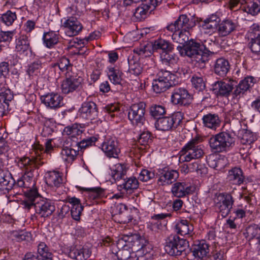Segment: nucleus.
I'll list each match as a JSON object with an SVG mask.
<instances>
[{
	"label": "nucleus",
	"instance_id": "nucleus-47",
	"mask_svg": "<svg viewBox=\"0 0 260 260\" xmlns=\"http://www.w3.org/2000/svg\"><path fill=\"white\" fill-rule=\"evenodd\" d=\"M115 169L111 170V176L115 181H119L124 179L127 170L124 165L117 164L115 166Z\"/></svg>",
	"mask_w": 260,
	"mask_h": 260
},
{
	"label": "nucleus",
	"instance_id": "nucleus-28",
	"mask_svg": "<svg viewBox=\"0 0 260 260\" xmlns=\"http://www.w3.org/2000/svg\"><path fill=\"white\" fill-rule=\"evenodd\" d=\"M179 58L174 55L170 54L167 52H162L160 54V61L162 66L169 71L173 70L175 72L178 67Z\"/></svg>",
	"mask_w": 260,
	"mask_h": 260
},
{
	"label": "nucleus",
	"instance_id": "nucleus-13",
	"mask_svg": "<svg viewBox=\"0 0 260 260\" xmlns=\"http://www.w3.org/2000/svg\"><path fill=\"white\" fill-rule=\"evenodd\" d=\"M192 99L188 90L182 87L175 88L171 95V102L174 105L188 106L192 102Z\"/></svg>",
	"mask_w": 260,
	"mask_h": 260
},
{
	"label": "nucleus",
	"instance_id": "nucleus-31",
	"mask_svg": "<svg viewBox=\"0 0 260 260\" xmlns=\"http://www.w3.org/2000/svg\"><path fill=\"white\" fill-rule=\"evenodd\" d=\"M15 50L20 54L26 55L31 51L30 41L26 35H21L16 39Z\"/></svg>",
	"mask_w": 260,
	"mask_h": 260
},
{
	"label": "nucleus",
	"instance_id": "nucleus-50",
	"mask_svg": "<svg viewBox=\"0 0 260 260\" xmlns=\"http://www.w3.org/2000/svg\"><path fill=\"white\" fill-rule=\"evenodd\" d=\"M78 153V151L68 146H63L61 151V155H62V158L69 162L74 160Z\"/></svg>",
	"mask_w": 260,
	"mask_h": 260
},
{
	"label": "nucleus",
	"instance_id": "nucleus-26",
	"mask_svg": "<svg viewBox=\"0 0 260 260\" xmlns=\"http://www.w3.org/2000/svg\"><path fill=\"white\" fill-rule=\"evenodd\" d=\"M233 89L232 83L217 81L211 85V90L217 96H228Z\"/></svg>",
	"mask_w": 260,
	"mask_h": 260
},
{
	"label": "nucleus",
	"instance_id": "nucleus-62",
	"mask_svg": "<svg viewBox=\"0 0 260 260\" xmlns=\"http://www.w3.org/2000/svg\"><path fill=\"white\" fill-rule=\"evenodd\" d=\"M10 179L9 176L6 175L5 172L0 170V186L6 187L5 189L6 190L11 189L13 187V185L11 184L12 180Z\"/></svg>",
	"mask_w": 260,
	"mask_h": 260
},
{
	"label": "nucleus",
	"instance_id": "nucleus-27",
	"mask_svg": "<svg viewBox=\"0 0 260 260\" xmlns=\"http://www.w3.org/2000/svg\"><path fill=\"white\" fill-rule=\"evenodd\" d=\"M63 26L67 29V34L70 36L77 35L82 29L81 23L75 17H70L66 19Z\"/></svg>",
	"mask_w": 260,
	"mask_h": 260
},
{
	"label": "nucleus",
	"instance_id": "nucleus-55",
	"mask_svg": "<svg viewBox=\"0 0 260 260\" xmlns=\"http://www.w3.org/2000/svg\"><path fill=\"white\" fill-rule=\"evenodd\" d=\"M120 249L116 252V256L119 260H134V257L132 255L133 252L131 249L119 247Z\"/></svg>",
	"mask_w": 260,
	"mask_h": 260
},
{
	"label": "nucleus",
	"instance_id": "nucleus-1",
	"mask_svg": "<svg viewBox=\"0 0 260 260\" xmlns=\"http://www.w3.org/2000/svg\"><path fill=\"white\" fill-rule=\"evenodd\" d=\"M41 157L30 158L27 156H23L18 158L17 165L18 167L24 172L23 175L19 178L17 182L12 180L11 184L13 185L14 188L16 187H23L26 190L24 191L25 196L26 192L29 190L37 189L35 187V176L38 174L37 170L44 162L41 160Z\"/></svg>",
	"mask_w": 260,
	"mask_h": 260
},
{
	"label": "nucleus",
	"instance_id": "nucleus-40",
	"mask_svg": "<svg viewBox=\"0 0 260 260\" xmlns=\"http://www.w3.org/2000/svg\"><path fill=\"white\" fill-rule=\"evenodd\" d=\"M109 80L114 84H120L123 73L117 67L108 68L107 72Z\"/></svg>",
	"mask_w": 260,
	"mask_h": 260
},
{
	"label": "nucleus",
	"instance_id": "nucleus-57",
	"mask_svg": "<svg viewBox=\"0 0 260 260\" xmlns=\"http://www.w3.org/2000/svg\"><path fill=\"white\" fill-rule=\"evenodd\" d=\"M151 49H152V44H147L134 49V52L138 55L146 57L152 54Z\"/></svg>",
	"mask_w": 260,
	"mask_h": 260
},
{
	"label": "nucleus",
	"instance_id": "nucleus-20",
	"mask_svg": "<svg viewBox=\"0 0 260 260\" xmlns=\"http://www.w3.org/2000/svg\"><path fill=\"white\" fill-rule=\"evenodd\" d=\"M91 254V251L89 248L81 245L71 246L68 251V256L75 260H87Z\"/></svg>",
	"mask_w": 260,
	"mask_h": 260
},
{
	"label": "nucleus",
	"instance_id": "nucleus-53",
	"mask_svg": "<svg viewBox=\"0 0 260 260\" xmlns=\"http://www.w3.org/2000/svg\"><path fill=\"white\" fill-rule=\"evenodd\" d=\"M82 190L88 192L91 200H96L104 196V189L101 187L82 188Z\"/></svg>",
	"mask_w": 260,
	"mask_h": 260
},
{
	"label": "nucleus",
	"instance_id": "nucleus-2",
	"mask_svg": "<svg viewBox=\"0 0 260 260\" xmlns=\"http://www.w3.org/2000/svg\"><path fill=\"white\" fill-rule=\"evenodd\" d=\"M25 209L35 210L34 217L36 218H49L55 210V206L51 200L40 196L38 190H29L26 192V198L22 202Z\"/></svg>",
	"mask_w": 260,
	"mask_h": 260
},
{
	"label": "nucleus",
	"instance_id": "nucleus-51",
	"mask_svg": "<svg viewBox=\"0 0 260 260\" xmlns=\"http://www.w3.org/2000/svg\"><path fill=\"white\" fill-rule=\"evenodd\" d=\"M189 31L179 30L172 35V39L174 42L178 44L184 45L189 42Z\"/></svg>",
	"mask_w": 260,
	"mask_h": 260
},
{
	"label": "nucleus",
	"instance_id": "nucleus-11",
	"mask_svg": "<svg viewBox=\"0 0 260 260\" xmlns=\"http://www.w3.org/2000/svg\"><path fill=\"white\" fill-rule=\"evenodd\" d=\"M181 122L180 114H175L171 116L159 118L155 125L158 130L167 131L177 128Z\"/></svg>",
	"mask_w": 260,
	"mask_h": 260
},
{
	"label": "nucleus",
	"instance_id": "nucleus-14",
	"mask_svg": "<svg viewBox=\"0 0 260 260\" xmlns=\"http://www.w3.org/2000/svg\"><path fill=\"white\" fill-rule=\"evenodd\" d=\"M143 3L136 8L134 12V16L138 21L144 19L149 11H152L156 6L160 4L162 0H140Z\"/></svg>",
	"mask_w": 260,
	"mask_h": 260
},
{
	"label": "nucleus",
	"instance_id": "nucleus-19",
	"mask_svg": "<svg viewBox=\"0 0 260 260\" xmlns=\"http://www.w3.org/2000/svg\"><path fill=\"white\" fill-rule=\"evenodd\" d=\"M41 100L47 108L55 110L63 106V98L58 93L51 92L41 96Z\"/></svg>",
	"mask_w": 260,
	"mask_h": 260
},
{
	"label": "nucleus",
	"instance_id": "nucleus-35",
	"mask_svg": "<svg viewBox=\"0 0 260 260\" xmlns=\"http://www.w3.org/2000/svg\"><path fill=\"white\" fill-rule=\"evenodd\" d=\"M67 200L72 205L71 209V214L72 218L75 220L79 221L80 216L83 210V206L81 205L80 200L75 197H68Z\"/></svg>",
	"mask_w": 260,
	"mask_h": 260
},
{
	"label": "nucleus",
	"instance_id": "nucleus-38",
	"mask_svg": "<svg viewBox=\"0 0 260 260\" xmlns=\"http://www.w3.org/2000/svg\"><path fill=\"white\" fill-rule=\"evenodd\" d=\"M248 46L252 53L260 55V32L257 34L250 32Z\"/></svg>",
	"mask_w": 260,
	"mask_h": 260
},
{
	"label": "nucleus",
	"instance_id": "nucleus-41",
	"mask_svg": "<svg viewBox=\"0 0 260 260\" xmlns=\"http://www.w3.org/2000/svg\"><path fill=\"white\" fill-rule=\"evenodd\" d=\"M43 39L45 45L51 48L59 42V35L53 31L44 32Z\"/></svg>",
	"mask_w": 260,
	"mask_h": 260
},
{
	"label": "nucleus",
	"instance_id": "nucleus-8",
	"mask_svg": "<svg viewBox=\"0 0 260 260\" xmlns=\"http://www.w3.org/2000/svg\"><path fill=\"white\" fill-rule=\"evenodd\" d=\"M214 202L216 209L225 217L231 213L235 200L231 193L222 192L216 193Z\"/></svg>",
	"mask_w": 260,
	"mask_h": 260
},
{
	"label": "nucleus",
	"instance_id": "nucleus-7",
	"mask_svg": "<svg viewBox=\"0 0 260 260\" xmlns=\"http://www.w3.org/2000/svg\"><path fill=\"white\" fill-rule=\"evenodd\" d=\"M200 139L195 137L189 141L182 148L183 153L180 157L183 161L189 162L192 159H197L203 156V150L199 145Z\"/></svg>",
	"mask_w": 260,
	"mask_h": 260
},
{
	"label": "nucleus",
	"instance_id": "nucleus-24",
	"mask_svg": "<svg viewBox=\"0 0 260 260\" xmlns=\"http://www.w3.org/2000/svg\"><path fill=\"white\" fill-rule=\"evenodd\" d=\"M256 83V79L252 76L245 77L241 80L236 86L233 91L234 96L236 98L242 97Z\"/></svg>",
	"mask_w": 260,
	"mask_h": 260
},
{
	"label": "nucleus",
	"instance_id": "nucleus-44",
	"mask_svg": "<svg viewBox=\"0 0 260 260\" xmlns=\"http://www.w3.org/2000/svg\"><path fill=\"white\" fill-rule=\"evenodd\" d=\"M153 50L161 49L162 52L169 53L173 49V45L169 41L163 39H158L152 45Z\"/></svg>",
	"mask_w": 260,
	"mask_h": 260
},
{
	"label": "nucleus",
	"instance_id": "nucleus-21",
	"mask_svg": "<svg viewBox=\"0 0 260 260\" xmlns=\"http://www.w3.org/2000/svg\"><path fill=\"white\" fill-rule=\"evenodd\" d=\"M256 83V79L252 76L245 77L241 80L236 86L233 91L234 96L236 98L242 97Z\"/></svg>",
	"mask_w": 260,
	"mask_h": 260
},
{
	"label": "nucleus",
	"instance_id": "nucleus-33",
	"mask_svg": "<svg viewBox=\"0 0 260 260\" xmlns=\"http://www.w3.org/2000/svg\"><path fill=\"white\" fill-rule=\"evenodd\" d=\"M204 126L215 131L219 127L221 124V120L216 114L208 113L202 117Z\"/></svg>",
	"mask_w": 260,
	"mask_h": 260
},
{
	"label": "nucleus",
	"instance_id": "nucleus-46",
	"mask_svg": "<svg viewBox=\"0 0 260 260\" xmlns=\"http://www.w3.org/2000/svg\"><path fill=\"white\" fill-rule=\"evenodd\" d=\"M129 72L136 76H138L143 71V68L141 64L139 62L136 58H134V56L131 57L129 56L128 58Z\"/></svg>",
	"mask_w": 260,
	"mask_h": 260
},
{
	"label": "nucleus",
	"instance_id": "nucleus-52",
	"mask_svg": "<svg viewBox=\"0 0 260 260\" xmlns=\"http://www.w3.org/2000/svg\"><path fill=\"white\" fill-rule=\"evenodd\" d=\"M43 68V63L41 61L37 60L31 63L27 70V74L30 77L37 76L40 73Z\"/></svg>",
	"mask_w": 260,
	"mask_h": 260
},
{
	"label": "nucleus",
	"instance_id": "nucleus-36",
	"mask_svg": "<svg viewBox=\"0 0 260 260\" xmlns=\"http://www.w3.org/2000/svg\"><path fill=\"white\" fill-rule=\"evenodd\" d=\"M191 186L184 182L175 183L172 188V193L176 197L182 198L192 192Z\"/></svg>",
	"mask_w": 260,
	"mask_h": 260
},
{
	"label": "nucleus",
	"instance_id": "nucleus-45",
	"mask_svg": "<svg viewBox=\"0 0 260 260\" xmlns=\"http://www.w3.org/2000/svg\"><path fill=\"white\" fill-rule=\"evenodd\" d=\"M240 142L243 145H250L256 139V135L250 130L243 129L240 137Z\"/></svg>",
	"mask_w": 260,
	"mask_h": 260
},
{
	"label": "nucleus",
	"instance_id": "nucleus-4",
	"mask_svg": "<svg viewBox=\"0 0 260 260\" xmlns=\"http://www.w3.org/2000/svg\"><path fill=\"white\" fill-rule=\"evenodd\" d=\"M157 78L153 80L152 88L157 93L164 92L171 87L177 84L176 75L167 70H160L156 76Z\"/></svg>",
	"mask_w": 260,
	"mask_h": 260
},
{
	"label": "nucleus",
	"instance_id": "nucleus-64",
	"mask_svg": "<svg viewBox=\"0 0 260 260\" xmlns=\"http://www.w3.org/2000/svg\"><path fill=\"white\" fill-rule=\"evenodd\" d=\"M97 139L94 137L84 139L80 142H77L76 145L78 146L81 149H85L89 146L94 145Z\"/></svg>",
	"mask_w": 260,
	"mask_h": 260
},
{
	"label": "nucleus",
	"instance_id": "nucleus-34",
	"mask_svg": "<svg viewBox=\"0 0 260 260\" xmlns=\"http://www.w3.org/2000/svg\"><path fill=\"white\" fill-rule=\"evenodd\" d=\"M45 180L48 185L59 187L63 183L62 174L58 171H49L46 174Z\"/></svg>",
	"mask_w": 260,
	"mask_h": 260
},
{
	"label": "nucleus",
	"instance_id": "nucleus-60",
	"mask_svg": "<svg viewBox=\"0 0 260 260\" xmlns=\"http://www.w3.org/2000/svg\"><path fill=\"white\" fill-rule=\"evenodd\" d=\"M16 18V13L12 12L10 10L3 14L1 17L2 21L7 26L11 25Z\"/></svg>",
	"mask_w": 260,
	"mask_h": 260
},
{
	"label": "nucleus",
	"instance_id": "nucleus-23",
	"mask_svg": "<svg viewBox=\"0 0 260 260\" xmlns=\"http://www.w3.org/2000/svg\"><path fill=\"white\" fill-rule=\"evenodd\" d=\"M256 83V79L252 76L245 77L241 80L236 86L233 91L234 96L236 98L242 97Z\"/></svg>",
	"mask_w": 260,
	"mask_h": 260
},
{
	"label": "nucleus",
	"instance_id": "nucleus-30",
	"mask_svg": "<svg viewBox=\"0 0 260 260\" xmlns=\"http://www.w3.org/2000/svg\"><path fill=\"white\" fill-rule=\"evenodd\" d=\"M152 248L149 244H143L139 249L133 252L132 255L134 257V260H152Z\"/></svg>",
	"mask_w": 260,
	"mask_h": 260
},
{
	"label": "nucleus",
	"instance_id": "nucleus-58",
	"mask_svg": "<svg viewBox=\"0 0 260 260\" xmlns=\"http://www.w3.org/2000/svg\"><path fill=\"white\" fill-rule=\"evenodd\" d=\"M244 11L253 16L257 15L260 12V1L256 0L250 3L246 8L243 9Z\"/></svg>",
	"mask_w": 260,
	"mask_h": 260
},
{
	"label": "nucleus",
	"instance_id": "nucleus-18",
	"mask_svg": "<svg viewBox=\"0 0 260 260\" xmlns=\"http://www.w3.org/2000/svg\"><path fill=\"white\" fill-rule=\"evenodd\" d=\"M82 81L83 79L80 77L67 74L61 85L62 92L65 94L73 92L81 86Z\"/></svg>",
	"mask_w": 260,
	"mask_h": 260
},
{
	"label": "nucleus",
	"instance_id": "nucleus-32",
	"mask_svg": "<svg viewBox=\"0 0 260 260\" xmlns=\"http://www.w3.org/2000/svg\"><path fill=\"white\" fill-rule=\"evenodd\" d=\"M230 68L229 61L223 57L217 59L213 66L214 73L221 77H224L226 75Z\"/></svg>",
	"mask_w": 260,
	"mask_h": 260
},
{
	"label": "nucleus",
	"instance_id": "nucleus-10",
	"mask_svg": "<svg viewBox=\"0 0 260 260\" xmlns=\"http://www.w3.org/2000/svg\"><path fill=\"white\" fill-rule=\"evenodd\" d=\"M144 241L145 242L144 239L138 234H123L119 237L117 241V245L119 247L127 248L136 251L144 244Z\"/></svg>",
	"mask_w": 260,
	"mask_h": 260
},
{
	"label": "nucleus",
	"instance_id": "nucleus-54",
	"mask_svg": "<svg viewBox=\"0 0 260 260\" xmlns=\"http://www.w3.org/2000/svg\"><path fill=\"white\" fill-rule=\"evenodd\" d=\"M63 132L67 135L70 136L71 138H74L76 136H80L82 133V130L81 129V126L78 124L75 123L71 126H66Z\"/></svg>",
	"mask_w": 260,
	"mask_h": 260
},
{
	"label": "nucleus",
	"instance_id": "nucleus-49",
	"mask_svg": "<svg viewBox=\"0 0 260 260\" xmlns=\"http://www.w3.org/2000/svg\"><path fill=\"white\" fill-rule=\"evenodd\" d=\"M175 22L179 30L189 31L192 27L189 19L186 15H181Z\"/></svg>",
	"mask_w": 260,
	"mask_h": 260
},
{
	"label": "nucleus",
	"instance_id": "nucleus-56",
	"mask_svg": "<svg viewBox=\"0 0 260 260\" xmlns=\"http://www.w3.org/2000/svg\"><path fill=\"white\" fill-rule=\"evenodd\" d=\"M192 85L198 91H202L205 88V83L201 75H193L191 79Z\"/></svg>",
	"mask_w": 260,
	"mask_h": 260
},
{
	"label": "nucleus",
	"instance_id": "nucleus-6",
	"mask_svg": "<svg viewBox=\"0 0 260 260\" xmlns=\"http://www.w3.org/2000/svg\"><path fill=\"white\" fill-rule=\"evenodd\" d=\"M188 246L186 240L180 238L177 235H170L166 240L165 249L172 256H180Z\"/></svg>",
	"mask_w": 260,
	"mask_h": 260
},
{
	"label": "nucleus",
	"instance_id": "nucleus-48",
	"mask_svg": "<svg viewBox=\"0 0 260 260\" xmlns=\"http://www.w3.org/2000/svg\"><path fill=\"white\" fill-rule=\"evenodd\" d=\"M170 216L169 214L160 213L155 214L151 217L152 221L150 222L151 229L153 231L160 230L162 228L161 220Z\"/></svg>",
	"mask_w": 260,
	"mask_h": 260
},
{
	"label": "nucleus",
	"instance_id": "nucleus-15",
	"mask_svg": "<svg viewBox=\"0 0 260 260\" xmlns=\"http://www.w3.org/2000/svg\"><path fill=\"white\" fill-rule=\"evenodd\" d=\"M102 149L109 158H118L120 153L118 141L115 137L107 139L102 145Z\"/></svg>",
	"mask_w": 260,
	"mask_h": 260
},
{
	"label": "nucleus",
	"instance_id": "nucleus-16",
	"mask_svg": "<svg viewBox=\"0 0 260 260\" xmlns=\"http://www.w3.org/2000/svg\"><path fill=\"white\" fill-rule=\"evenodd\" d=\"M158 176L157 183L159 185H168L175 182L179 177V173L175 170L164 168L157 173Z\"/></svg>",
	"mask_w": 260,
	"mask_h": 260
},
{
	"label": "nucleus",
	"instance_id": "nucleus-43",
	"mask_svg": "<svg viewBox=\"0 0 260 260\" xmlns=\"http://www.w3.org/2000/svg\"><path fill=\"white\" fill-rule=\"evenodd\" d=\"M245 237L249 241L253 239H259L260 237V228L258 225L253 224L248 226L244 232Z\"/></svg>",
	"mask_w": 260,
	"mask_h": 260
},
{
	"label": "nucleus",
	"instance_id": "nucleus-61",
	"mask_svg": "<svg viewBox=\"0 0 260 260\" xmlns=\"http://www.w3.org/2000/svg\"><path fill=\"white\" fill-rule=\"evenodd\" d=\"M166 113V110L164 106L160 105H154L150 108V115L154 118H161Z\"/></svg>",
	"mask_w": 260,
	"mask_h": 260
},
{
	"label": "nucleus",
	"instance_id": "nucleus-5",
	"mask_svg": "<svg viewBox=\"0 0 260 260\" xmlns=\"http://www.w3.org/2000/svg\"><path fill=\"white\" fill-rule=\"evenodd\" d=\"M211 148L215 152L225 151L234 144V138L226 132H221L211 137L209 139Z\"/></svg>",
	"mask_w": 260,
	"mask_h": 260
},
{
	"label": "nucleus",
	"instance_id": "nucleus-9",
	"mask_svg": "<svg viewBox=\"0 0 260 260\" xmlns=\"http://www.w3.org/2000/svg\"><path fill=\"white\" fill-rule=\"evenodd\" d=\"M146 107V105L144 102L133 104L129 107L128 118L133 125L141 127L145 124Z\"/></svg>",
	"mask_w": 260,
	"mask_h": 260
},
{
	"label": "nucleus",
	"instance_id": "nucleus-12",
	"mask_svg": "<svg viewBox=\"0 0 260 260\" xmlns=\"http://www.w3.org/2000/svg\"><path fill=\"white\" fill-rule=\"evenodd\" d=\"M73 65L70 60L65 56L60 57L57 62L52 63L50 68V74L57 79L59 77L60 72H65V75L71 74Z\"/></svg>",
	"mask_w": 260,
	"mask_h": 260
},
{
	"label": "nucleus",
	"instance_id": "nucleus-22",
	"mask_svg": "<svg viewBox=\"0 0 260 260\" xmlns=\"http://www.w3.org/2000/svg\"><path fill=\"white\" fill-rule=\"evenodd\" d=\"M256 83V79L252 76L245 77L241 80L236 86L233 91L234 96L236 98L242 97Z\"/></svg>",
	"mask_w": 260,
	"mask_h": 260
},
{
	"label": "nucleus",
	"instance_id": "nucleus-25",
	"mask_svg": "<svg viewBox=\"0 0 260 260\" xmlns=\"http://www.w3.org/2000/svg\"><path fill=\"white\" fill-rule=\"evenodd\" d=\"M239 25L236 20L226 18L218 24L217 32L221 37H225L238 29Z\"/></svg>",
	"mask_w": 260,
	"mask_h": 260
},
{
	"label": "nucleus",
	"instance_id": "nucleus-17",
	"mask_svg": "<svg viewBox=\"0 0 260 260\" xmlns=\"http://www.w3.org/2000/svg\"><path fill=\"white\" fill-rule=\"evenodd\" d=\"M79 113L81 117L86 119H96L99 115L98 106L92 101H85L82 103L79 110Z\"/></svg>",
	"mask_w": 260,
	"mask_h": 260
},
{
	"label": "nucleus",
	"instance_id": "nucleus-29",
	"mask_svg": "<svg viewBox=\"0 0 260 260\" xmlns=\"http://www.w3.org/2000/svg\"><path fill=\"white\" fill-rule=\"evenodd\" d=\"M227 179L231 184L236 185H240L245 181L244 173L239 167H234L230 170Z\"/></svg>",
	"mask_w": 260,
	"mask_h": 260
},
{
	"label": "nucleus",
	"instance_id": "nucleus-3",
	"mask_svg": "<svg viewBox=\"0 0 260 260\" xmlns=\"http://www.w3.org/2000/svg\"><path fill=\"white\" fill-rule=\"evenodd\" d=\"M206 43L205 41L201 44L191 40L183 47H178V49L181 56H188L199 63H205L208 60L210 53H212Z\"/></svg>",
	"mask_w": 260,
	"mask_h": 260
},
{
	"label": "nucleus",
	"instance_id": "nucleus-39",
	"mask_svg": "<svg viewBox=\"0 0 260 260\" xmlns=\"http://www.w3.org/2000/svg\"><path fill=\"white\" fill-rule=\"evenodd\" d=\"M175 231L178 234L185 236L190 234L193 231V226L187 220H181L175 225Z\"/></svg>",
	"mask_w": 260,
	"mask_h": 260
},
{
	"label": "nucleus",
	"instance_id": "nucleus-37",
	"mask_svg": "<svg viewBox=\"0 0 260 260\" xmlns=\"http://www.w3.org/2000/svg\"><path fill=\"white\" fill-rule=\"evenodd\" d=\"M209 245L205 240L200 241L198 244L194 245L193 248V255L199 257L201 260H203L207 257L209 253Z\"/></svg>",
	"mask_w": 260,
	"mask_h": 260
},
{
	"label": "nucleus",
	"instance_id": "nucleus-42",
	"mask_svg": "<svg viewBox=\"0 0 260 260\" xmlns=\"http://www.w3.org/2000/svg\"><path fill=\"white\" fill-rule=\"evenodd\" d=\"M153 137L150 133L144 132L139 136L137 140V145L139 149L144 150L147 149L152 142Z\"/></svg>",
	"mask_w": 260,
	"mask_h": 260
},
{
	"label": "nucleus",
	"instance_id": "nucleus-59",
	"mask_svg": "<svg viewBox=\"0 0 260 260\" xmlns=\"http://www.w3.org/2000/svg\"><path fill=\"white\" fill-rule=\"evenodd\" d=\"M120 186H123V188L126 190H132L137 189L139 186V182L135 177H130L126 180L124 179V182Z\"/></svg>",
	"mask_w": 260,
	"mask_h": 260
},
{
	"label": "nucleus",
	"instance_id": "nucleus-63",
	"mask_svg": "<svg viewBox=\"0 0 260 260\" xmlns=\"http://www.w3.org/2000/svg\"><path fill=\"white\" fill-rule=\"evenodd\" d=\"M14 98L13 94L9 89H4L0 93V102L10 105Z\"/></svg>",
	"mask_w": 260,
	"mask_h": 260
}]
</instances>
